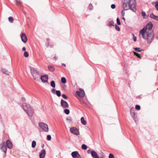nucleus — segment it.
I'll return each instance as SVG.
<instances>
[{
	"label": "nucleus",
	"mask_w": 158,
	"mask_h": 158,
	"mask_svg": "<svg viewBox=\"0 0 158 158\" xmlns=\"http://www.w3.org/2000/svg\"><path fill=\"white\" fill-rule=\"evenodd\" d=\"M1 71L2 72L5 74H6L7 75H9V72L5 69H2Z\"/></svg>",
	"instance_id": "412c9836"
},
{
	"label": "nucleus",
	"mask_w": 158,
	"mask_h": 158,
	"mask_svg": "<svg viewBox=\"0 0 158 158\" xmlns=\"http://www.w3.org/2000/svg\"><path fill=\"white\" fill-rule=\"evenodd\" d=\"M81 121L82 124L84 125L86 124L87 122L84 119L83 117H82L81 118Z\"/></svg>",
	"instance_id": "4be33fe9"
},
{
	"label": "nucleus",
	"mask_w": 158,
	"mask_h": 158,
	"mask_svg": "<svg viewBox=\"0 0 158 158\" xmlns=\"http://www.w3.org/2000/svg\"><path fill=\"white\" fill-rule=\"evenodd\" d=\"M91 155L93 158H99L98 154L94 151H92L91 152Z\"/></svg>",
	"instance_id": "a211bd4d"
},
{
	"label": "nucleus",
	"mask_w": 158,
	"mask_h": 158,
	"mask_svg": "<svg viewBox=\"0 0 158 158\" xmlns=\"http://www.w3.org/2000/svg\"><path fill=\"white\" fill-rule=\"evenodd\" d=\"M6 144L8 148L11 149L12 147V144L11 141L9 140H7L6 141Z\"/></svg>",
	"instance_id": "6ab92c4d"
},
{
	"label": "nucleus",
	"mask_w": 158,
	"mask_h": 158,
	"mask_svg": "<svg viewBox=\"0 0 158 158\" xmlns=\"http://www.w3.org/2000/svg\"><path fill=\"white\" fill-rule=\"evenodd\" d=\"M64 112L66 114H69L70 111L68 109H65L64 110Z\"/></svg>",
	"instance_id": "7c9ffc66"
},
{
	"label": "nucleus",
	"mask_w": 158,
	"mask_h": 158,
	"mask_svg": "<svg viewBox=\"0 0 158 158\" xmlns=\"http://www.w3.org/2000/svg\"><path fill=\"white\" fill-rule=\"evenodd\" d=\"M48 68L49 70L53 72L55 70V68L52 65H49L48 66Z\"/></svg>",
	"instance_id": "5701e85b"
},
{
	"label": "nucleus",
	"mask_w": 158,
	"mask_h": 158,
	"mask_svg": "<svg viewBox=\"0 0 158 158\" xmlns=\"http://www.w3.org/2000/svg\"><path fill=\"white\" fill-rule=\"evenodd\" d=\"M8 20L10 22L12 23L13 22L14 19L12 17H10L8 18Z\"/></svg>",
	"instance_id": "c85d7f7f"
},
{
	"label": "nucleus",
	"mask_w": 158,
	"mask_h": 158,
	"mask_svg": "<svg viewBox=\"0 0 158 158\" xmlns=\"http://www.w3.org/2000/svg\"><path fill=\"white\" fill-rule=\"evenodd\" d=\"M44 144H43V146H42V148H44Z\"/></svg>",
	"instance_id": "4d7b16f0"
},
{
	"label": "nucleus",
	"mask_w": 158,
	"mask_h": 158,
	"mask_svg": "<svg viewBox=\"0 0 158 158\" xmlns=\"http://www.w3.org/2000/svg\"><path fill=\"white\" fill-rule=\"evenodd\" d=\"M111 7L112 9H114L115 7V5L114 4H112L111 5Z\"/></svg>",
	"instance_id": "c03bdc74"
},
{
	"label": "nucleus",
	"mask_w": 158,
	"mask_h": 158,
	"mask_svg": "<svg viewBox=\"0 0 158 158\" xmlns=\"http://www.w3.org/2000/svg\"><path fill=\"white\" fill-rule=\"evenodd\" d=\"M130 0H124V2L125 3H128Z\"/></svg>",
	"instance_id": "de8ad7c7"
},
{
	"label": "nucleus",
	"mask_w": 158,
	"mask_h": 158,
	"mask_svg": "<svg viewBox=\"0 0 158 158\" xmlns=\"http://www.w3.org/2000/svg\"><path fill=\"white\" fill-rule=\"evenodd\" d=\"M62 97L64 99H67L68 98L64 94H62Z\"/></svg>",
	"instance_id": "ea45409f"
},
{
	"label": "nucleus",
	"mask_w": 158,
	"mask_h": 158,
	"mask_svg": "<svg viewBox=\"0 0 158 158\" xmlns=\"http://www.w3.org/2000/svg\"><path fill=\"white\" fill-rule=\"evenodd\" d=\"M79 90L80 91H76V94L80 97H84L85 95L84 91L83 89H80Z\"/></svg>",
	"instance_id": "1a4fd4ad"
},
{
	"label": "nucleus",
	"mask_w": 158,
	"mask_h": 158,
	"mask_svg": "<svg viewBox=\"0 0 158 158\" xmlns=\"http://www.w3.org/2000/svg\"><path fill=\"white\" fill-rule=\"evenodd\" d=\"M51 139V137L50 135H47V139L48 140V141L50 140Z\"/></svg>",
	"instance_id": "4c0bfd02"
},
{
	"label": "nucleus",
	"mask_w": 158,
	"mask_h": 158,
	"mask_svg": "<svg viewBox=\"0 0 158 158\" xmlns=\"http://www.w3.org/2000/svg\"><path fill=\"white\" fill-rule=\"evenodd\" d=\"M22 100L23 102H25L26 100V99L24 97H23L22 98Z\"/></svg>",
	"instance_id": "49530a36"
},
{
	"label": "nucleus",
	"mask_w": 158,
	"mask_h": 158,
	"mask_svg": "<svg viewBox=\"0 0 158 158\" xmlns=\"http://www.w3.org/2000/svg\"><path fill=\"white\" fill-rule=\"evenodd\" d=\"M150 17L155 20H158V16L155 15L153 13H152L150 15Z\"/></svg>",
	"instance_id": "aec40b11"
},
{
	"label": "nucleus",
	"mask_w": 158,
	"mask_h": 158,
	"mask_svg": "<svg viewBox=\"0 0 158 158\" xmlns=\"http://www.w3.org/2000/svg\"><path fill=\"white\" fill-rule=\"evenodd\" d=\"M109 25L111 26H114V22L113 21H110L109 23Z\"/></svg>",
	"instance_id": "c9c22d12"
},
{
	"label": "nucleus",
	"mask_w": 158,
	"mask_h": 158,
	"mask_svg": "<svg viewBox=\"0 0 158 158\" xmlns=\"http://www.w3.org/2000/svg\"><path fill=\"white\" fill-rule=\"evenodd\" d=\"M135 50L137 52H141L143 51V50H140V48H135Z\"/></svg>",
	"instance_id": "c756f323"
},
{
	"label": "nucleus",
	"mask_w": 158,
	"mask_h": 158,
	"mask_svg": "<svg viewBox=\"0 0 158 158\" xmlns=\"http://www.w3.org/2000/svg\"><path fill=\"white\" fill-rule=\"evenodd\" d=\"M89 8L90 10H92V9L93 6H92V4L90 3L89 4Z\"/></svg>",
	"instance_id": "37998d69"
},
{
	"label": "nucleus",
	"mask_w": 158,
	"mask_h": 158,
	"mask_svg": "<svg viewBox=\"0 0 158 158\" xmlns=\"http://www.w3.org/2000/svg\"><path fill=\"white\" fill-rule=\"evenodd\" d=\"M30 69L34 79L36 81H38L40 76V71L37 69L31 66L30 67Z\"/></svg>",
	"instance_id": "7ed1b4c3"
},
{
	"label": "nucleus",
	"mask_w": 158,
	"mask_h": 158,
	"mask_svg": "<svg viewBox=\"0 0 158 158\" xmlns=\"http://www.w3.org/2000/svg\"><path fill=\"white\" fill-rule=\"evenodd\" d=\"M21 40L23 42L25 43L27 42V38L25 33H22L21 35Z\"/></svg>",
	"instance_id": "2eb2a0df"
},
{
	"label": "nucleus",
	"mask_w": 158,
	"mask_h": 158,
	"mask_svg": "<svg viewBox=\"0 0 158 158\" xmlns=\"http://www.w3.org/2000/svg\"><path fill=\"white\" fill-rule=\"evenodd\" d=\"M156 4L155 6V7L157 10H158V2H156Z\"/></svg>",
	"instance_id": "79ce46f5"
},
{
	"label": "nucleus",
	"mask_w": 158,
	"mask_h": 158,
	"mask_svg": "<svg viewBox=\"0 0 158 158\" xmlns=\"http://www.w3.org/2000/svg\"><path fill=\"white\" fill-rule=\"evenodd\" d=\"M142 15L143 18L145 19L147 18V16L146 15V14L145 12L142 11Z\"/></svg>",
	"instance_id": "393cba45"
},
{
	"label": "nucleus",
	"mask_w": 158,
	"mask_h": 158,
	"mask_svg": "<svg viewBox=\"0 0 158 158\" xmlns=\"http://www.w3.org/2000/svg\"><path fill=\"white\" fill-rule=\"evenodd\" d=\"M139 36L146 40L148 44H150L154 39V32L152 30L146 31L145 28H143L139 31Z\"/></svg>",
	"instance_id": "f257e3e1"
},
{
	"label": "nucleus",
	"mask_w": 158,
	"mask_h": 158,
	"mask_svg": "<svg viewBox=\"0 0 158 158\" xmlns=\"http://www.w3.org/2000/svg\"><path fill=\"white\" fill-rule=\"evenodd\" d=\"M87 146L85 144H83L82 145L81 148L82 149L86 150L87 149Z\"/></svg>",
	"instance_id": "2f4dec72"
},
{
	"label": "nucleus",
	"mask_w": 158,
	"mask_h": 158,
	"mask_svg": "<svg viewBox=\"0 0 158 158\" xmlns=\"http://www.w3.org/2000/svg\"><path fill=\"white\" fill-rule=\"evenodd\" d=\"M46 155V151L44 149H43L40 154V158H44Z\"/></svg>",
	"instance_id": "f3484780"
},
{
	"label": "nucleus",
	"mask_w": 158,
	"mask_h": 158,
	"mask_svg": "<svg viewBox=\"0 0 158 158\" xmlns=\"http://www.w3.org/2000/svg\"><path fill=\"white\" fill-rule=\"evenodd\" d=\"M70 132L73 134L78 135L80 134V132L79 130L76 127H73L70 128Z\"/></svg>",
	"instance_id": "423d86ee"
},
{
	"label": "nucleus",
	"mask_w": 158,
	"mask_h": 158,
	"mask_svg": "<svg viewBox=\"0 0 158 158\" xmlns=\"http://www.w3.org/2000/svg\"><path fill=\"white\" fill-rule=\"evenodd\" d=\"M135 108L137 110H139L140 109V107L139 105H136L135 106Z\"/></svg>",
	"instance_id": "58836bf2"
},
{
	"label": "nucleus",
	"mask_w": 158,
	"mask_h": 158,
	"mask_svg": "<svg viewBox=\"0 0 158 158\" xmlns=\"http://www.w3.org/2000/svg\"><path fill=\"white\" fill-rule=\"evenodd\" d=\"M130 112L131 116L132 117L135 121L136 122L137 121L138 118L135 115V113L134 112V108H131Z\"/></svg>",
	"instance_id": "0eeeda50"
},
{
	"label": "nucleus",
	"mask_w": 158,
	"mask_h": 158,
	"mask_svg": "<svg viewBox=\"0 0 158 158\" xmlns=\"http://www.w3.org/2000/svg\"><path fill=\"white\" fill-rule=\"evenodd\" d=\"M115 29L117 31H119L120 30V28L117 26V25L116 24H115Z\"/></svg>",
	"instance_id": "72a5a7b5"
},
{
	"label": "nucleus",
	"mask_w": 158,
	"mask_h": 158,
	"mask_svg": "<svg viewBox=\"0 0 158 158\" xmlns=\"http://www.w3.org/2000/svg\"><path fill=\"white\" fill-rule=\"evenodd\" d=\"M39 127L45 132H48L49 131L48 126L46 124L42 122L39 123Z\"/></svg>",
	"instance_id": "20e7f679"
},
{
	"label": "nucleus",
	"mask_w": 158,
	"mask_h": 158,
	"mask_svg": "<svg viewBox=\"0 0 158 158\" xmlns=\"http://www.w3.org/2000/svg\"><path fill=\"white\" fill-rule=\"evenodd\" d=\"M24 56L26 57H27L28 56L29 54L27 52L25 51L24 53Z\"/></svg>",
	"instance_id": "f704fd0d"
},
{
	"label": "nucleus",
	"mask_w": 158,
	"mask_h": 158,
	"mask_svg": "<svg viewBox=\"0 0 158 158\" xmlns=\"http://www.w3.org/2000/svg\"><path fill=\"white\" fill-rule=\"evenodd\" d=\"M62 65H63V66H66V65L64 64H62Z\"/></svg>",
	"instance_id": "3c124183"
},
{
	"label": "nucleus",
	"mask_w": 158,
	"mask_h": 158,
	"mask_svg": "<svg viewBox=\"0 0 158 158\" xmlns=\"http://www.w3.org/2000/svg\"><path fill=\"white\" fill-rule=\"evenodd\" d=\"M134 53L135 55L138 57L140 59L141 58V57L139 54L135 52H134Z\"/></svg>",
	"instance_id": "473e14b6"
},
{
	"label": "nucleus",
	"mask_w": 158,
	"mask_h": 158,
	"mask_svg": "<svg viewBox=\"0 0 158 158\" xmlns=\"http://www.w3.org/2000/svg\"><path fill=\"white\" fill-rule=\"evenodd\" d=\"M123 19L124 21H125V19L124 17H123L122 18Z\"/></svg>",
	"instance_id": "864d4df0"
},
{
	"label": "nucleus",
	"mask_w": 158,
	"mask_h": 158,
	"mask_svg": "<svg viewBox=\"0 0 158 158\" xmlns=\"http://www.w3.org/2000/svg\"><path fill=\"white\" fill-rule=\"evenodd\" d=\"M128 3L130 7V9L135 12L136 11V5L135 0H130Z\"/></svg>",
	"instance_id": "39448f33"
},
{
	"label": "nucleus",
	"mask_w": 158,
	"mask_h": 158,
	"mask_svg": "<svg viewBox=\"0 0 158 158\" xmlns=\"http://www.w3.org/2000/svg\"><path fill=\"white\" fill-rule=\"evenodd\" d=\"M156 39L158 40V35L156 36Z\"/></svg>",
	"instance_id": "6e6d98bb"
},
{
	"label": "nucleus",
	"mask_w": 158,
	"mask_h": 158,
	"mask_svg": "<svg viewBox=\"0 0 158 158\" xmlns=\"http://www.w3.org/2000/svg\"><path fill=\"white\" fill-rule=\"evenodd\" d=\"M91 151L90 149H89L87 150V153L88 154H89L90 152H91Z\"/></svg>",
	"instance_id": "8fccbe9b"
},
{
	"label": "nucleus",
	"mask_w": 158,
	"mask_h": 158,
	"mask_svg": "<svg viewBox=\"0 0 158 158\" xmlns=\"http://www.w3.org/2000/svg\"><path fill=\"white\" fill-rule=\"evenodd\" d=\"M153 27L152 24L150 22L148 23L146 25V27H144L143 28H145L146 31L152 30V28Z\"/></svg>",
	"instance_id": "ddd939ff"
},
{
	"label": "nucleus",
	"mask_w": 158,
	"mask_h": 158,
	"mask_svg": "<svg viewBox=\"0 0 158 158\" xmlns=\"http://www.w3.org/2000/svg\"><path fill=\"white\" fill-rule=\"evenodd\" d=\"M116 20L117 24L118 25H120L121 24V23L120 22L119 19L118 18H117Z\"/></svg>",
	"instance_id": "e433bc0d"
},
{
	"label": "nucleus",
	"mask_w": 158,
	"mask_h": 158,
	"mask_svg": "<svg viewBox=\"0 0 158 158\" xmlns=\"http://www.w3.org/2000/svg\"><path fill=\"white\" fill-rule=\"evenodd\" d=\"M51 86L53 88H55L56 86L55 83L54 81H52L50 83Z\"/></svg>",
	"instance_id": "b1692460"
},
{
	"label": "nucleus",
	"mask_w": 158,
	"mask_h": 158,
	"mask_svg": "<svg viewBox=\"0 0 158 158\" xmlns=\"http://www.w3.org/2000/svg\"><path fill=\"white\" fill-rule=\"evenodd\" d=\"M36 145V141L35 140H33L32 141V147L33 148H34L35 147Z\"/></svg>",
	"instance_id": "bb28decb"
},
{
	"label": "nucleus",
	"mask_w": 158,
	"mask_h": 158,
	"mask_svg": "<svg viewBox=\"0 0 158 158\" xmlns=\"http://www.w3.org/2000/svg\"><path fill=\"white\" fill-rule=\"evenodd\" d=\"M109 158H114V155L111 153L109 154Z\"/></svg>",
	"instance_id": "a19ab883"
},
{
	"label": "nucleus",
	"mask_w": 158,
	"mask_h": 158,
	"mask_svg": "<svg viewBox=\"0 0 158 158\" xmlns=\"http://www.w3.org/2000/svg\"><path fill=\"white\" fill-rule=\"evenodd\" d=\"M22 107L29 116L31 117L32 116L34 111L29 104L25 103H24Z\"/></svg>",
	"instance_id": "f03ea898"
},
{
	"label": "nucleus",
	"mask_w": 158,
	"mask_h": 158,
	"mask_svg": "<svg viewBox=\"0 0 158 158\" xmlns=\"http://www.w3.org/2000/svg\"><path fill=\"white\" fill-rule=\"evenodd\" d=\"M0 148L5 154L6 153L7 151L6 145L4 142H3L0 144Z\"/></svg>",
	"instance_id": "6e6552de"
},
{
	"label": "nucleus",
	"mask_w": 158,
	"mask_h": 158,
	"mask_svg": "<svg viewBox=\"0 0 158 158\" xmlns=\"http://www.w3.org/2000/svg\"><path fill=\"white\" fill-rule=\"evenodd\" d=\"M133 40L135 42L136 41V37L133 35Z\"/></svg>",
	"instance_id": "a18cd8bd"
},
{
	"label": "nucleus",
	"mask_w": 158,
	"mask_h": 158,
	"mask_svg": "<svg viewBox=\"0 0 158 158\" xmlns=\"http://www.w3.org/2000/svg\"><path fill=\"white\" fill-rule=\"evenodd\" d=\"M61 81L63 83H65L66 82V79L64 77H62L61 78Z\"/></svg>",
	"instance_id": "cd10ccee"
},
{
	"label": "nucleus",
	"mask_w": 158,
	"mask_h": 158,
	"mask_svg": "<svg viewBox=\"0 0 158 158\" xmlns=\"http://www.w3.org/2000/svg\"><path fill=\"white\" fill-rule=\"evenodd\" d=\"M22 50L23 51H25L26 50V48L25 47H24L23 48Z\"/></svg>",
	"instance_id": "09e8293b"
},
{
	"label": "nucleus",
	"mask_w": 158,
	"mask_h": 158,
	"mask_svg": "<svg viewBox=\"0 0 158 158\" xmlns=\"http://www.w3.org/2000/svg\"><path fill=\"white\" fill-rule=\"evenodd\" d=\"M61 105L64 108H66L69 107V106L68 103L63 99L61 100Z\"/></svg>",
	"instance_id": "9b49d317"
},
{
	"label": "nucleus",
	"mask_w": 158,
	"mask_h": 158,
	"mask_svg": "<svg viewBox=\"0 0 158 158\" xmlns=\"http://www.w3.org/2000/svg\"><path fill=\"white\" fill-rule=\"evenodd\" d=\"M66 120L69 123H71L72 122V119L70 117H68L66 118Z\"/></svg>",
	"instance_id": "a878e982"
},
{
	"label": "nucleus",
	"mask_w": 158,
	"mask_h": 158,
	"mask_svg": "<svg viewBox=\"0 0 158 158\" xmlns=\"http://www.w3.org/2000/svg\"><path fill=\"white\" fill-rule=\"evenodd\" d=\"M123 6L124 10H127L130 9V7L127 3L123 2Z\"/></svg>",
	"instance_id": "dca6fc26"
},
{
	"label": "nucleus",
	"mask_w": 158,
	"mask_h": 158,
	"mask_svg": "<svg viewBox=\"0 0 158 158\" xmlns=\"http://www.w3.org/2000/svg\"><path fill=\"white\" fill-rule=\"evenodd\" d=\"M42 81L44 83L48 81V75L42 76L40 77Z\"/></svg>",
	"instance_id": "f8f14e48"
},
{
	"label": "nucleus",
	"mask_w": 158,
	"mask_h": 158,
	"mask_svg": "<svg viewBox=\"0 0 158 158\" xmlns=\"http://www.w3.org/2000/svg\"><path fill=\"white\" fill-rule=\"evenodd\" d=\"M104 158V156H102V157H100V158Z\"/></svg>",
	"instance_id": "5fc2aeb1"
},
{
	"label": "nucleus",
	"mask_w": 158,
	"mask_h": 158,
	"mask_svg": "<svg viewBox=\"0 0 158 158\" xmlns=\"http://www.w3.org/2000/svg\"><path fill=\"white\" fill-rule=\"evenodd\" d=\"M51 92L53 94H56L58 97H59L61 96V92L60 90L56 91L55 89L53 88L51 90Z\"/></svg>",
	"instance_id": "4468645a"
},
{
	"label": "nucleus",
	"mask_w": 158,
	"mask_h": 158,
	"mask_svg": "<svg viewBox=\"0 0 158 158\" xmlns=\"http://www.w3.org/2000/svg\"><path fill=\"white\" fill-rule=\"evenodd\" d=\"M71 155L73 158H81L77 151H74L72 152Z\"/></svg>",
	"instance_id": "9d476101"
},
{
	"label": "nucleus",
	"mask_w": 158,
	"mask_h": 158,
	"mask_svg": "<svg viewBox=\"0 0 158 158\" xmlns=\"http://www.w3.org/2000/svg\"><path fill=\"white\" fill-rule=\"evenodd\" d=\"M54 58L55 59V60H57V58L56 56H55Z\"/></svg>",
	"instance_id": "603ef678"
}]
</instances>
